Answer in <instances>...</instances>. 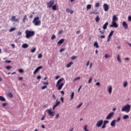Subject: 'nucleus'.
<instances>
[{
	"label": "nucleus",
	"mask_w": 131,
	"mask_h": 131,
	"mask_svg": "<svg viewBox=\"0 0 131 131\" xmlns=\"http://www.w3.org/2000/svg\"><path fill=\"white\" fill-rule=\"evenodd\" d=\"M118 20V18L116 17V15L113 16L112 24L110 25V27H115V28H118V25L116 23V21Z\"/></svg>",
	"instance_id": "f257e3e1"
},
{
	"label": "nucleus",
	"mask_w": 131,
	"mask_h": 131,
	"mask_svg": "<svg viewBox=\"0 0 131 131\" xmlns=\"http://www.w3.org/2000/svg\"><path fill=\"white\" fill-rule=\"evenodd\" d=\"M47 8H52L54 11L57 10V5L55 4V1L52 0L47 3Z\"/></svg>",
	"instance_id": "f03ea898"
},
{
	"label": "nucleus",
	"mask_w": 131,
	"mask_h": 131,
	"mask_svg": "<svg viewBox=\"0 0 131 131\" xmlns=\"http://www.w3.org/2000/svg\"><path fill=\"white\" fill-rule=\"evenodd\" d=\"M63 80H64V79L62 78L61 79L58 80L56 83V88H57V90H58V91L62 90V88H63L64 84V83H61Z\"/></svg>",
	"instance_id": "7ed1b4c3"
},
{
	"label": "nucleus",
	"mask_w": 131,
	"mask_h": 131,
	"mask_svg": "<svg viewBox=\"0 0 131 131\" xmlns=\"http://www.w3.org/2000/svg\"><path fill=\"white\" fill-rule=\"evenodd\" d=\"M32 23L35 26H39L41 24V21L39 19V17H36L34 18Z\"/></svg>",
	"instance_id": "20e7f679"
},
{
	"label": "nucleus",
	"mask_w": 131,
	"mask_h": 131,
	"mask_svg": "<svg viewBox=\"0 0 131 131\" xmlns=\"http://www.w3.org/2000/svg\"><path fill=\"white\" fill-rule=\"evenodd\" d=\"M26 33V38H30L31 36H33L34 35L35 32L33 31H28V30H26L25 32Z\"/></svg>",
	"instance_id": "39448f33"
},
{
	"label": "nucleus",
	"mask_w": 131,
	"mask_h": 131,
	"mask_svg": "<svg viewBox=\"0 0 131 131\" xmlns=\"http://www.w3.org/2000/svg\"><path fill=\"white\" fill-rule=\"evenodd\" d=\"M122 112H126L128 113L130 111V105L126 104L122 107L121 110Z\"/></svg>",
	"instance_id": "423d86ee"
},
{
	"label": "nucleus",
	"mask_w": 131,
	"mask_h": 131,
	"mask_svg": "<svg viewBox=\"0 0 131 131\" xmlns=\"http://www.w3.org/2000/svg\"><path fill=\"white\" fill-rule=\"evenodd\" d=\"M46 111L50 116H55V115H56V113L52 111V110L51 109H47Z\"/></svg>",
	"instance_id": "0eeeda50"
},
{
	"label": "nucleus",
	"mask_w": 131,
	"mask_h": 131,
	"mask_svg": "<svg viewBox=\"0 0 131 131\" xmlns=\"http://www.w3.org/2000/svg\"><path fill=\"white\" fill-rule=\"evenodd\" d=\"M103 120H98L96 123V126L97 127H101V126H102V124H103Z\"/></svg>",
	"instance_id": "6e6552de"
},
{
	"label": "nucleus",
	"mask_w": 131,
	"mask_h": 131,
	"mask_svg": "<svg viewBox=\"0 0 131 131\" xmlns=\"http://www.w3.org/2000/svg\"><path fill=\"white\" fill-rule=\"evenodd\" d=\"M113 116H114V113L112 112L107 115V116L106 117V119H107V120L109 119H111V118H113Z\"/></svg>",
	"instance_id": "1a4fd4ad"
},
{
	"label": "nucleus",
	"mask_w": 131,
	"mask_h": 131,
	"mask_svg": "<svg viewBox=\"0 0 131 131\" xmlns=\"http://www.w3.org/2000/svg\"><path fill=\"white\" fill-rule=\"evenodd\" d=\"M103 10L105 12L108 11L109 10V6L107 4H103Z\"/></svg>",
	"instance_id": "9d476101"
},
{
	"label": "nucleus",
	"mask_w": 131,
	"mask_h": 131,
	"mask_svg": "<svg viewBox=\"0 0 131 131\" xmlns=\"http://www.w3.org/2000/svg\"><path fill=\"white\" fill-rule=\"evenodd\" d=\"M11 22H17L18 23L19 19L16 18V16H13L11 17Z\"/></svg>",
	"instance_id": "9b49d317"
},
{
	"label": "nucleus",
	"mask_w": 131,
	"mask_h": 131,
	"mask_svg": "<svg viewBox=\"0 0 131 131\" xmlns=\"http://www.w3.org/2000/svg\"><path fill=\"white\" fill-rule=\"evenodd\" d=\"M113 89L112 88V86L110 85L107 88V92L109 93L110 95H111L112 94V90Z\"/></svg>",
	"instance_id": "f8f14e48"
},
{
	"label": "nucleus",
	"mask_w": 131,
	"mask_h": 131,
	"mask_svg": "<svg viewBox=\"0 0 131 131\" xmlns=\"http://www.w3.org/2000/svg\"><path fill=\"white\" fill-rule=\"evenodd\" d=\"M42 69V66H39L38 68H37L33 73L34 74H36V73L39 72V70H40V69Z\"/></svg>",
	"instance_id": "ddd939ff"
},
{
	"label": "nucleus",
	"mask_w": 131,
	"mask_h": 131,
	"mask_svg": "<svg viewBox=\"0 0 131 131\" xmlns=\"http://www.w3.org/2000/svg\"><path fill=\"white\" fill-rule=\"evenodd\" d=\"M122 25L125 29H127L128 28V26H127V24L125 21H123L122 23Z\"/></svg>",
	"instance_id": "4468645a"
},
{
	"label": "nucleus",
	"mask_w": 131,
	"mask_h": 131,
	"mask_svg": "<svg viewBox=\"0 0 131 131\" xmlns=\"http://www.w3.org/2000/svg\"><path fill=\"white\" fill-rule=\"evenodd\" d=\"M116 121H117L116 120H114L112 121L111 123V126H115V124L116 123Z\"/></svg>",
	"instance_id": "2eb2a0df"
},
{
	"label": "nucleus",
	"mask_w": 131,
	"mask_h": 131,
	"mask_svg": "<svg viewBox=\"0 0 131 131\" xmlns=\"http://www.w3.org/2000/svg\"><path fill=\"white\" fill-rule=\"evenodd\" d=\"M108 22L105 23L103 25V29H104V30H105V29H107V27L108 26Z\"/></svg>",
	"instance_id": "dca6fc26"
},
{
	"label": "nucleus",
	"mask_w": 131,
	"mask_h": 131,
	"mask_svg": "<svg viewBox=\"0 0 131 131\" xmlns=\"http://www.w3.org/2000/svg\"><path fill=\"white\" fill-rule=\"evenodd\" d=\"M26 20H27V15H25L23 18V23H25L26 22Z\"/></svg>",
	"instance_id": "f3484780"
},
{
	"label": "nucleus",
	"mask_w": 131,
	"mask_h": 131,
	"mask_svg": "<svg viewBox=\"0 0 131 131\" xmlns=\"http://www.w3.org/2000/svg\"><path fill=\"white\" fill-rule=\"evenodd\" d=\"M28 47H29V46L27 43H24L22 45V48L23 49H27V48H28Z\"/></svg>",
	"instance_id": "a211bd4d"
},
{
	"label": "nucleus",
	"mask_w": 131,
	"mask_h": 131,
	"mask_svg": "<svg viewBox=\"0 0 131 131\" xmlns=\"http://www.w3.org/2000/svg\"><path fill=\"white\" fill-rule=\"evenodd\" d=\"M117 60L119 63H121V59H120V56H119V54H118L117 56Z\"/></svg>",
	"instance_id": "6ab92c4d"
},
{
	"label": "nucleus",
	"mask_w": 131,
	"mask_h": 131,
	"mask_svg": "<svg viewBox=\"0 0 131 131\" xmlns=\"http://www.w3.org/2000/svg\"><path fill=\"white\" fill-rule=\"evenodd\" d=\"M63 42H64V39H61L58 41L57 44L58 45H62V43H63Z\"/></svg>",
	"instance_id": "aec40b11"
},
{
	"label": "nucleus",
	"mask_w": 131,
	"mask_h": 131,
	"mask_svg": "<svg viewBox=\"0 0 131 131\" xmlns=\"http://www.w3.org/2000/svg\"><path fill=\"white\" fill-rule=\"evenodd\" d=\"M73 62H70L67 65V68H70V67H71V65H73Z\"/></svg>",
	"instance_id": "412c9836"
},
{
	"label": "nucleus",
	"mask_w": 131,
	"mask_h": 131,
	"mask_svg": "<svg viewBox=\"0 0 131 131\" xmlns=\"http://www.w3.org/2000/svg\"><path fill=\"white\" fill-rule=\"evenodd\" d=\"M113 33H114V31H112L109 34L108 36L107 37L110 38L112 35H113Z\"/></svg>",
	"instance_id": "4be33fe9"
},
{
	"label": "nucleus",
	"mask_w": 131,
	"mask_h": 131,
	"mask_svg": "<svg viewBox=\"0 0 131 131\" xmlns=\"http://www.w3.org/2000/svg\"><path fill=\"white\" fill-rule=\"evenodd\" d=\"M36 51V48L35 47L31 49V53H35Z\"/></svg>",
	"instance_id": "5701e85b"
},
{
	"label": "nucleus",
	"mask_w": 131,
	"mask_h": 131,
	"mask_svg": "<svg viewBox=\"0 0 131 131\" xmlns=\"http://www.w3.org/2000/svg\"><path fill=\"white\" fill-rule=\"evenodd\" d=\"M129 118V116L127 115H125L123 116V119H128Z\"/></svg>",
	"instance_id": "b1692460"
},
{
	"label": "nucleus",
	"mask_w": 131,
	"mask_h": 131,
	"mask_svg": "<svg viewBox=\"0 0 131 131\" xmlns=\"http://www.w3.org/2000/svg\"><path fill=\"white\" fill-rule=\"evenodd\" d=\"M91 9H92V5L90 4L86 6V10H91Z\"/></svg>",
	"instance_id": "393cba45"
},
{
	"label": "nucleus",
	"mask_w": 131,
	"mask_h": 131,
	"mask_svg": "<svg viewBox=\"0 0 131 131\" xmlns=\"http://www.w3.org/2000/svg\"><path fill=\"white\" fill-rule=\"evenodd\" d=\"M0 100L1 101H2V102H5V101H6V99L2 96H0Z\"/></svg>",
	"instance_id": "a878e982"
},
{
	"label": "nucleus",
	"mask_w": 131,
	"mask_h": 131,
	"mask_svg": "<svg viewBox=\"0 0 131 131\" xmlns=\"http://www.w3.org/2000/svg\"><path fill=\"white\" fill-rule=\"evenodd\" d=\"M92 81H93V77H90L89 80H88V83H92Z\"/></svg>",
	"instance_id": "bb28decb"
},
{
	"label": "nucleus",
	"mask_w": 131,
	"mask_h": 131,
	"mask_svg": "<svg viewBox=\"0 0 131 131\" xmlns=\"http://www.w3.org/2000/svg\"><path fill=\"white\" fill-rule=\"evenodd\" d=\"M56 103L54 105L55 106L57 107V106H59L60 105V101H58V99L56 100Z\"/></svg>",
	"instance_id": "cd10ccee"
},
{
	"label": "nucleus",
	"mask_w": 131,
	"mask_h": 131,
	"mask_svg": "<svg viewBox=\"0 0 131 131\" xmlns=\"http://www.w3.org/2000/svg\"><path fill=\"white\" fill-rule=\"evenodd\" d=\"M95 21L96 22H99L100 21V17H99V16H96L95 18Z\"/></svg>",
	"instance_id": "c85d7f7f"
},
{
	"label": "nucleus",
	"mask_w": 131,
	"mask_h": 131,
	"mask_svg": "<svg viewBox=\"0 0 131 131\" xmlns=\"http://www.w3.org/2000/svg\"><path fill=\"white\" fill-rule=\"evenodd\" d=\"M94 47H96V48H99V45H98V42H95L94 44Z\"/></svg>",
	"instance_id": "c756f323"
},
{
	"label": "nucleus",
	"mask_w": 131,
	"mask_h": 131,
	"mask_svg": "<svg viewBox=\"0 0 131 131\" xmlns=\"http://www.w3.org/2000/svg\"><path fill=\"white\" fill-rule=\"evenodd\" d=\"M8 96L9 97V98H13V97H14L12 93H9L8 94Z\"/></svg>",
	"instance_id": "7c9ffc66"
},
{
	"label": "nucleus",
	"mask_w": 131,
	"mask_h": 131,
	"mask_svg": "<svg viewBox=\"0 0 131 131\" xmlns=\"http://www.w3.org/2000/svg\"><path fill=\"white\" fill-rule=\"evenodd\" d=\"M74 98V92H72L71 96V100H73Z\"/></svg>",
	"instance_id": "2f4dec72"
},
{
	"label": "nucleus",
	"mask_w": 131,
	"mask_h": 131,
	"mask_svg": "<svg viewBox=\"0 0 131 131\" xmlns=\"http://www.w3.org/2000/svg\"><path fill=\"white\" fill-rule=\"evenodd\" d=\"M82 104H83L82 102H81L79 105H78L77 106V109H79V108H80V107L82 106Z\"/></svg>",
	"instance_id": "473e14b6"
},
{
	"label": "nucleus",
	"mask_w": 131,
	"mask_h": 131,
	"mask_svg": "<svg viewBox=\"0 0 131 131\" xmlns=\"http://www.w3.org/2000/svg\"><path fill=\"white\" fill-rule=\"evenodd\" d=\"M16 29V28H11L10 30H9V32H12L13 31H15V30Z\"/></svg>",
	"instance_id": "72a5a7b5"
},
{
	"label": "nucleus",
	"mask_w": 131,
	"mask_h": 131,
	"mask_svg": "<svg viewBox=\"0 0 131 131\" xmlns=\"http://www.w3.org/2000/svg\"><path fill=\"white\" fill-rule=\"evenodd\" d=\"M83 129L85 131H89L88 129V125H86L84 126Z\"/></svg>",
	"instance_id": "f704fd0d"
},
{
	"label": "nucleus",
	"mask_w": 131,
	"mask_h": 131,
	"mask_svg": "<svg viewBox=\"0 0 131 131\" xmlns=\"http://www.w3.org/2000/svg\"><path fill=\"white\" fill-rule=\"evenodd\" d=\"M80 79V77H78L74 79V81H77Z\"/></svg>",
	"instance_id": "c9c22d12"
},
{
	"label": "nucleus",
	"mask_w": 131,
	"mask_h": 131,
	"mask_svg": "<svg viewBox=\"0 0 131 131\" xmlns=\"http://www.w3.org/2000/svg\"><path fill=\"white\" fill-rule=\"evenodd\" d=\"M18 72H19V73H23L24 72V70H23L22 69H20L18 70Z\"/></svg>",
	"instance_id": "e433bc0d"
},
{
	"label": "nucleus",
	"mask_w": 131,
	"mask_h": 131,
	"mask_svg": "<svg viewBox=\"0 0 131 131\" xmlns=\"http://www.w3.org/2000/svg\"><path fill=\"white\" fill-rule=\"evenodd\" d=\"M108 123H109V121L108 120H105L103 122V124H108Z\"/></svg>",
	"instance_id": "4c0bfd02"
},
{
	"label": "nucleus",
	"mask_w": 131,
	"mask_h": 131,
	"mask_svg": "<svg viewBox=\"0 0 131 131\" xmlns=\"http://www.w3.org/2000/svg\"><path fill=\"white\" fill-rule=\"evenodd\" d=\"M127 86V82H125L123 84V87L126 88Z\"/></svg>",
	"instance_id": "58836bf2"
},
{
	"label": "nucleus",
	"mask_w": 131,
	"mask_h": 131,
	"mask_svg": "<svg viewBox=\"0 0 131 131\" xmlns=\"http://www.w3.org/2000/svg\"><path fill=\"white\" fill-rule=\"evenodd\" d=\"M105 59H108V58H110V55L109 54H105Z\"/></svg>",
	"instance_id": "ea45409f"
},
{
	"label": "nucleus",
	"mask_w": 131,
	"mask_h": 131,
	"mask_svg": "<svg viewBox=\"0 0 131 131\" xmlns=\"http://www.w3.org/2000/svg\"><path fill=\"white\" fill-rule=\"evenodd\" d=\"M95 7H96V8H99V7H100V3H97L96 4Z\"/></svg>",
	"instance_id": "a19ab883"
},
{
	"label": "nucleus",
	"mask_w": 131,
	"mask_h": 131,
	"mask_svg": "<svg viewBox=\"0 0 131 131\" xmlns=\"http://www.w3.org/2000/svg\"><path fill=\"white\" fill-rule=\"evenodd\" d=\"M92 14H94L95 15H99V12H91V15H92Z\"/></svg>",
	"instance_id": "79ce46f5"
},
{
	"label": "nucleus",
	"mask_w": 131,
	"mask_h": 131,
	"mask_svg": "<svg viewBox=\"0 0 131 131\" xmlns=\"http://www.w3.org/2000/svg\"><path fill=\"white\" fill-rule=\"evenodd\" d=\"M47 88H48V86L44 85V86H42L41 90H46V89H47Z\"/></svg>",
	"instance_id": "37998d69"
},
{
	"label": "nucleus",
	"mask_w": 131,
	"mask_h": 131,
	"mask_svg": "<svg viewBox=\"0 0 131 131\" xmlns=\"http://www.w3.org/2000/svg\"><path fill=\"white\" fill-rule=\"evenodd\" d=\"M45 118H46V114L43 115V116L42 117L41 120H45Z\"/></svg>",
	"instance_id": "c03bdc74"
},
{
	"label": "nucleus",
	"mask_w": 131,
	"mask_h": 131,
	"mask_svg": "<svg viewBox=\"0 0 131 131\" xmlns=\"http://www.w3.org/2000/svg\"><path fill=\"white\" fill-rule=\"evenodd\" d=\"M59 114H57L56 115L55 117V118L56 119H58L59 118Z\"/></svg>",
	"instance_id": "a18cd8bd"
},
{
	"label": "nucleus",
	"mask_w": 131,
	"mask_h": 131,
	"mask_svg": "<svg viewBox=\"0 0 131 131\" xmlns=\"http://www.w3.org/2000/svg\"><path fill=\"white\" fill-rule=\"evenodd\" d=\"M55 38H56V35H52V36L51 37V39L53 40V39H55Z\"/></svg>",
	"instance_id": "49530a36"
},
{
	"label": "nucleus",
	"mask_w": 131,
	"mask_h": 131,
	"mask_svg": "<svg viewBox=\"0 0 131 131\" xmlns=\"http://www.w3.org/2000/svg\"><path fill=\"white\" fill-rule=\"evenodd\" d=\"M38 59H41L42 58V54H39L38 56Z\"/></svg>",
	"instance_id": "de8ad7c7"
},
{
	"label": "nucleus",
	"mask_w": 131,
	"mask_h": 131,
	"mask_svg": "<svg viewBox=\"0 0 131 131\" xmlns=\"http://www.w3.org/2000/svg\"><path fill=\"white\" fill-rule=\"evenodd\" d=\"M77 58V56H72V57H71V59L72 60H75V59H76Z\"/></svg>",
	"instance_id": "09e8293b"
},
{
	"label": "nucleus",
	"mask_w": 131,
	"mask_h": 131,
	"mask_svg": "<svg viewBox=\"0 0 131 131\" xmlns=\"http://www.w3.org/2000/svg\"><path fill=\"white\" fill-rule=\"evenodd\" d=\"M71 11V10H70V9H69V8H67L66 9V12H67V13H70Z\"/></svg>",
	"instance_id": "8fccbe9b"
},
{
	"label": "nucleus",
	"mask_w": 131,
	"mask_h": 131,
	"mask_svg": "<svg viewBox=\"0 0 131 131\" xmlns=\"http://www.w3.org/2000/svg\"><path fill=\"white\" fill-rule=\"evenodd\" d=\"M81 88H82V85H81L79 89H78V93H79V92L80 91V90H81Z\"/></svg>",
	"instance_id": "3c124183"
},
{
	"label": "nucleus",
	"mask_w": 131,
	"mask_h": 131,
	"mask_svg": "<svg viewBox=\"0 0 131 131\" xmlns=\"http://www.w3.org/2000/svg\"><path fill=\"white\" fill-rule=\"evenodd\" d=\"M63 33V30H61L60 31H58L59 34H62Z\"/></svg>",
	"instance_id": "603ef678"
},
{
	"label": "nucleus",
	"mask_w": 131,
	"mask_h": 131,
	"mask_svg": "<svg viewBox=\"0 0 131 131\" xmlns=\"http://www.w3.org/2000/svg\"><path fill=\"white\" fill-rule=\"evenodd\" d=\"M5 63H12V61H11V60H6Z\"/></svg>",
	"instance_id": "864d4df0"
},
{
	"label": "nucleus",
	"mask_w": 131,
	"mask_h": 131,
	"mask_svg": "<svg viewBox=\"0 0 131 131\" xmlns=\"http://www.w3.org/2000/svg\"><path fill=\"white\" fill-rule=\"evenodd\" d=\"M100 33H101V34H104V33H105V31H100Z\"/></svg>",
	"instance_id": "5fc2aeb1"
},
{
	"label": "nucleus",
	"mask_w": 131,
	"mask_h": 131,
	"mask_svg": "<svg viewBox=\"0 0 131 131\" xmlns=\"http://www.w3.org/2000/svg\"><path fill=\"white\" fill-rule=\"evenodd\" d=\"M105 127H106V125L105 124H103L101 127V128H105Z\"/></svg>",
	"instance_id": "6e6d98bb"
},
{
	"label": "nucleus",
	"mask_w": 131,
	"mask_h": 131,
	"mask_svg": "<svg viewBox=\"0 0 131 131\" xmlns=\"http://www.w3.org/2000/svg\"><path fill=\"white\" fill-rule=\"evenodd\" d=\"M12 68V67L11 66H7L6 67V69H11Z\"/></svg>",
	"instance_id": "4d7b16f0"
},
{
	"label": "nucleus",
	"mask_w": 131,
	"mask_h": 131,
	"mask_svg": "<svg viewBox=\"0 0 131 131\" xmlns=\"http://www.w3.org/2000/svg\"><path fill=\"white\" fill-rule=\"evenodd\" d=\"M65 51V49H61L60 50V53H62V52H64Z\"/></svg>",
	"instance_id": "13d9d810"
},
{
	"label": "nucleus",
	"mask_w": 131,
	"mask_h": 131,
	"mask_svg": "<svg viewBox=\"0 0 131 131\" xmlns=\"http://www.w3.org/2000/svg\"><path fill=\"white\" fill-rule=\"evenodd\" d=\"M100 37L101 38H105V35H100Z\"/></svg>",
	"instance_id": "bf43d9fd"
},
{
	"label": "nucleus",
	"mask_w": 131,
	"mask_h": 131,
	"mask_svg": "<svg viewBox=\"0 0 131 131\" xmlns=\"http://www.w3.org/2000/svg\"><path fill=\"white\" fill-rule=\"evenodd\" d=\"M42 83H43V84H46L47 85H49V82H43Z\"/></svg>",
	"instance_id": "052dcab7"
},
{
	"label": "nucleus",
	"mask_w": 131,
	"mask_h": 131,
	"mask_svg": "<svg viewBox=\"0 0 131 131\" xmlns=\"http://www.w3.org/2000/svg\"><path fill=\"white\" fill-rule=\"evenodd\" d=\"M60 100H61L62 103H64V98L63 97H61L60 98Z\"/></svg>",
	"instance_id": "680f3d73"
},
{
	"label": "nucleus",
	"mask_w": 131,
	"mask_h": 131,
	"mask_svg": "<svg viewBox=\"0 0 131 131\" xmlns=\"http://www.w3.org/2000/svg\"><path fill=\"white\" fill-rule=\"evenodd\" d=\"M22 33L21 32H18L17 33V35H19L20 36V35H21Z\"/></svg>",
	"instance_id": "e2e57ef3"
},
{
	"label": "nucleus",
	"mask_w": 131,
	"mask_h": 131,
	"mask_svg": "<svg viewBox=\"0 0 131 131\" xmlns=\"http://www.w3.org/2000/svg\"><path fill=\"white\" fill-rule=\"evenodd\" d=\"M96 85H98V86H100V82H98L96 83Z\"/></svg>",
	"instance_id": "0e129e2a"
},
{
	"label": "nucleus",
	"mask_w": 131,
	"mask_h": 131,
	"mask_svg": "<svg viewBox=\"0 0 131 131\" xmlns=\"http://www.w3.org/2000/svg\"><path fill=\"white\" fill-rule=\"evenodd\" d=\"M11 47H12V48H13V49H15V44H12L11 45Z\"/></svg>",
	"instance_id": "69168bd1"
},
{
	"label": "nucleus",
	"mask_w": 131,
	"mask_h": 131,
	"mask_svg": "<svg viewBox=\"0 0 131 131\" xmlns=\"http://www.w3.org/2000/svg\"><path fill=\"white\" fill-rule=\"evenodd\" d=\"M128 21H131V16H128Z\"/></svg>",
	"instance_id": "338daca9"
},
{
	"label": "nucleus",
	"mask_w": 131,
	"mask_h": 131,
	"mask_svg": "<svg viewBox=\"0 0 131 131\" xmlns=\"http://www.w3.org/2000/svg\"><path fill=\"white\" fill-rule=\"evenodd\" d=\"M86 65V66H89V65H90V61L87 62Z\"/></svg>",
	"instance_id": "774afa93"
}]
</instances>
